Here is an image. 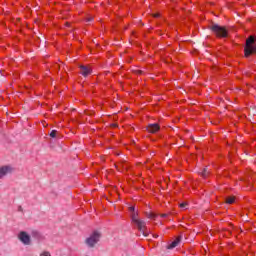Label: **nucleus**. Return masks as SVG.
I'll use <instances>...</instances> for the list:
<instances>
[{
    "label": "nucleus",
    "mask_w": 256,
    "mask_h": 256,
    "mask_svg": "<svg viewBox=\"0 0 256 256\" xmlns=\"http://www.w3.org/2000/svg\"><path fill=\"white\" fill-rule=\"evenodd\" d=\"M50 137L55 139V137H57V130H52L51 133H50Z\"/></svg>",
    "instance_id": "ddd939ff"
},
{
    "label": "nucleus",
    "mask_w": 256,
    "mask_h": 256,
    "mask_svg": "<svg viewBox=\"0 0 256 256\" xmlns=\"http://www.w3.org/2000/svg\"><path fill=\"white\" fill-rule=\"evenodd\" d=\"M159 129H161V126H159L157 123L149 124L147 127L148 133H157Z\"/></svg>",
    "instance_id": "6e6552de"
},
{
    "label": "nucleus",
    "mask_w": 256,
    "mask_h": 256,
    "mask_svg": "<svg viewBox=\"0 0 256 256\" xmlns=\"http://www.w3.org/2000/svg\"><path fill=\"white\" fill-rule=\"evenodd\" d=\"M153 237H155V239H157V237H159L158 235H153Z\"/></svg>",
    "instance_id": "a211bd4d"
},
{
    "label": "nucleus",
    "mask_w": 256,
    "mask_h": 256,
    "mask_svg": "<svg viewBox=\"0 0 256 256\" xmlns=\"http://www.w3.org/2000/svg\"><path fill=\"white\" fill-rule=\"evenodd\" d=\"M80 73L83 75V77H89V75H91V73H93V70L89 66L81 65Z\"/></svg>",
    "instance_id": "0eeeda50"
},
{
    "label": "nucleus",
    "mask_w": 256,
    "mask_h": 256,
    "mask_svg": "<svg viewBox=\"0 0 256 256\" xmlns=\"http://www.w3.org/2000/svg\"><path fill=\"white\" fill-rule=\"evenodd\" d=\"M154 17H159V14H155Z\"/></svg>",
    "instance_id": "6ab92c4d"
},
{
    "label": "nucleus",
    "mask_w": 256,
    "mask_h": 256,
    "mask_svg": "<svg viewBox=\"0 0 256 256\" xmlns=\"http://www.w3.org/2000/svg\"><path fill=\"white\" fill-rule=\"evenodd\" d=\"M148 219H155V217H157V215H155L154 213H150L147 215Z\"/></svg>",
    "instance_id": "4468645a"
},
{
    "label": "nucleus",
    "mask_w": 256,
    "mask_h": 256,
    "mask_svg": "<svg viewBox=\"0 0 256 256\" xmlns=\"http://www.w3.org/2000/svg\"><path fill=\"white\" fill-rule=\"evenodd\" d=\"M180 207H181V209H185L187 207V203H181Z\"/></svg>",
    "instance_id": "2eb2a0df"
},
{
    "label": "nucleus",
    "mask_w": 256,
    "mask_h": 256,
    "mask_svg": "<svg viewBox=\"0 0 256 256\" xmlns=\"http://www.w3.org/2000/svg\"><path fill=\"white\" fill-rule=\"evenodd\" d=\"M226 203H228V205H233V203H235V198L234 197H228L226 199Z\"/></svg>",
    "instance_id": "9d476101"
},
{
    "label": "nucleus",
    "mask_w": 256,
    "mask_h": 256,
    "mask_svg": "<svg viewBox=\"0 0 256 256\" xmlns=\"http://www.w3.org/2000/svg\"><path fill=\"white\" fill-rule=\"evenodd\" d=\"M201 175L205 178L207 177V175H209V170H207V168H204V170L202 171Z\"/></svg>",
    "instance_id": "9b49d317"
},
{
    "label": "nucleus",
    "mask_w": 256,
    "mask_h": 256,
    "mask_svg": "<svg viewBox=\"0 0 256 256\" xmlns=\"http://www.w3.org/2000/svg\"><path fill=\"white\" fill-rule=\"evenodd\" d=\"M253 53H256L255 37L250 36L246 40V46L244 48V55H245V57H250L251 55H253Z\"/></svg>",
    "instance_id": "f03ea898"
},
{
    "label": "nucleus",
    "mask_w": 256,
    "mask_h": 256,
    "mask_svg": "<svg viewBox=\"0 0 256 256\" xmlns=\"http://www.w3.org/2000/svg\"><path fill=\"white\" fill-rule=\"evenodd\" d=\"M18 239L23 245H31V236L25 231H21L18 234Z\"/></svg>",
    "instance_id": "39448f33"
},
{
    "label": "nucleus",
    "mask_w": 256,
    "mask_h": 256,
    "mask_svg": "<svg viewBox=\"0 0 256 256\" xmlns=\"http://www.w3.org/2000/svg\"><path fill=\"white\" fill-rule=\"evenodd\" d=\"M181 236H178L168 247V249H175V247H177L179 245V243H181Z\"/></svg>",
    "instance_id": "1a4fd4ad"
},
{
    "label": "nucleus",
    "mask_w": 256,
    "mask_h": 256,
    "mask_svg": "<svg viewBox=\"0 0 256 256\" xmlns=\"http://www.w3.org/2000/svg\"><path fill=\"white\" fill-rule=\"evenodd\" d=\"M129 212L133 225L137 227L138 231H140L144 237H149L150 232L149 229H147V222H145V220L139 219V212L135 210V206H130Z\"/></svg>",
    "instance_id": "f257e3e1"
},
{
    "label": "nucleus",
    "mask_w": 256,
    "mask_h": 256,
    "mask_svg": "<svg viewBox=\"0 0 256 256\" xmlns=\"http://www.w3.org/2000/svg\"><path fill=\"white\" fill-rule=\"evenodd\" d=\"M10 173H13V168L11 166L0 167V179H3V177H6V175H9Z\"/></svg>",
    "instance_id": "423d86ee"
},
{
    "label": "nucleus",
    "mask_w": 256,
    "mask_h": 256,
    "mask_svg": "<svg viewBox=\"0 0 256 256\" xmlns=\"http://www.w3.org/2000/svg\"><path fill=\"white\" fill-rule=\"evenodd\" d=\"M161 217H167V214H162Z\"/></svg>",
    "instance_id": "f3484780"
},
{
    "label": "nucleus",
    "mask_w": 256,
    "mask_h": 256,
    "mask_svg": "<svg viewBox=\"0 0 256 256\" xmlns=\"http://www.w3.org/2000/svg\"><path fill=\"white\" fill-rule=\"evenodd\" d=\"M86 21H87V23H89V22L93 21V18H92V17H88V18L86 19Z\"/></svg>",
    "instance_id": "dca6fc26"
},
{
    "label": "nucleus",
    "mask_w": 256,
    "mask_h": 256,
    "mask_svg": "<svg viewBox=\"0 0 256 256\" xmlns=\"http://www.w3.org/2000/svg\"><path fill=\"white\" fill-rule=\"evenodd\" d=\"M39 256H51V252H49V251H42Z\"/></svg>",
    "instance_id": "f8f14e48"
},
{
    "label": "nucleus",
    "mask_w": 256,
    "mask_h": 256,
    "mask_svg": "<svg viewBox=\"0 0 256 256\" xmlns=\"http://www.w3.org/2000/svg\"><path fill=\"white\" fill-rule=\"evenodd\" d=\"M101 239V233L99 231H94L91 235L86 239V245L89 247H95L98 241Z\"/></svg>",
    "instance_id": "20e7f679"
},
{
    "label": "nucleus",
    "mask_w": 256,
    "mask_h": 256,
    "mask_svg": "<svg viewBox=\"0 0 256 256\" xmlns=\"http://www.w3.org/2000/svg\"><path fill=\"white\" fill-rule=\"evenodd\" d=\"M212 31L219 39H225L229 36V30H227L225 26L214 24L212 26Z\"/></svg>",
    "instance_id": "7ed1b4c3"
}]
</instances>
